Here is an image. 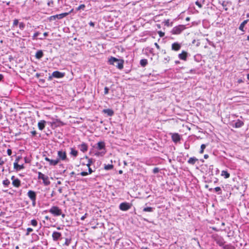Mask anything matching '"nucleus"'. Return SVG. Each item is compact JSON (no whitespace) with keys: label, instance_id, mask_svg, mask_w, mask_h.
Returning <instances> with one entry per match:
<instances>
[{"label":"nucleus","instance_id":"1","mask_svg":"<svg viewBox=\"0 0 249 249\" xmlns=\"http://www.w3.org/2000/svg\"><path fill=\"white\" fill-rule=\"evenodd\" d=\"M108 63L109 64L116 67L119 70H122L124 68V61L123 59H118L114 57H111L108 59Z\"/></svg>","mask_w":249,"mask_h":249},{"label":"nucleus","instance_id":"2","mask_svg":"<svg viewBox=\"0 0 249 249\" xmlns=\"http://www.w3.org/2000/svg\"><path fill=\"white\" fill-rule=\"evenodd\" d=\"M38 178L39 179H42L43 183L45 186H48L51 183L49 177L40 172H38Z\"/></svg>","mask_w":249,"mask_h":249},{"label":"nucleus","instance_id":"3","mask_svg":"<svg viewBox=\"0 0 249 249\" xmlns=\"http://www.w3.org/2000/svg\"><path fill=\"white\" fill-rule=\"evenodd\" d=\"M62 210L57 206L52 207L49 212L54 216H58L61 214Z\"/></svg>","mask_w":249,"mask_h":249},{"label":"nucleus","instance_id":"4","mask_svg":"<svg viewBox=\"0 0 249 249\" xmlns=\"http://www.w3.org/2000/svg\"><path fill=\"white\" fill-rule=\"evenodd\" d=\"M73 9H71L69 13H62L60 14H58V15L51 16L49 18V19L50 20H54L56 19V18L59 19H62V18H64V17H66L67 16H68L69 14V13L72 12L73 11Z\"/></svg>","mask_w":249,"mask_h":249},{"label":"nucleus","instance_id":"5","mask_svg":"<svg viewBox=\"0 0 249 249\" xmlns=\"http://www.w3.org/2000/svg\"><path fill=\"white\" fill-rule=\"evenodd\" d=\"M185 29V27L183 25H179L174 27L171 31L173 34L178 35L181 33Z\"/></svg>","mask_w":249,"mask_h":249},{"label":"nucleus","instance_id":"6","mask_svg":"<svg viewBox=\"0 0 249 249\" xmlns=\"http://www.w3.org/2000/svg\"><path fill=\"white\" fill-rule=\"evenodd\" d=\"M131 205L127 202L121 203L119 205V208L121 210L126 211L130 209Z\"/></svg>","mask_w":249,"mask_h":249},{"label":"nucleus","instance_id":"7","mask_svg":"<svg viewBox=\"0 0 249 249\" xmlns=\"http://www.w3.org/2000/svg\"><path fill=\"white\" fill-rule=\"evenodd\" d=\"M57 155H58V157L59 158L58 159H59V160H67L66 153L65 151H63L62 150L59 151H58Z\"/></svg>","mask_w":249,"mask_h":249},{"label":"nucleus","instance_id":"8","mask_svg":"<svg viewBox=\"0 0 249 249\" xmlns=\"http://www.w3.org/2000/svg\"><path fill=\"white\" fill-rule=\"evenodd\" d=\"M61 236V233L59 232L54 231L52 234L53 239L54 241H57Z\"/></svg>","mask_w":249,"mask_h":249},{"label":"nucleus","instance_id":"9","mask_svg":"<svg viewBox=\"0 0 249 249\" xmlns=\"http://www.w3.org/2000/svg\"><path fill=\"white\" fill-rule=\"evenodd\" d=\"M64 73L61 72L59 71H55L53 72V77L57 78H62L64 76Z\"/></svg>","mask_w":249,"mask_h":249},{"label":"nucleus","instance_id":"10","mask_svg":"<svg viewBox=\"0 0 249 249\" xmlns=\"http://www.w3.org/2000/svg\"><path fill=\"white\" fill-rule=\"evenodd\" d=\"M218 3L220 5V6H219V8L220 9L222 8L226 11L228 10V8L227 7V4L229 3L228 1H218Z\"/></svg>","mask_w":249,"mask_h":249},{"label":"nucleus","instance_id":"11","mask_svg":"<svg viewBox=\"0 0 249 249\" xmlns=\"http://www.w3.org/2000/svg\"><path fill=\"white\" fill-rule=\"evenodd\" d=\"M27 195L31 200L36 199V194L35 192L30 190L27 193Z\"/></svg>","mask_w":249,"mask_h":249},{"label":"nucleus","instance_id":"12","mask_svg":"<svg viewBox=\"0 0 249 249\" xmlns=\"http://www.w3.org/2000/svg\"><path fill=\"white\" fill-rule=\"evenodd\" d=\"M96 148L98 150H105V143L104 142L101 141L97 143V146L96 147Z\"/></svg>","mask_w":249,"mask_h":249},{"label":"nucleus","instance_id":"13","mask_svg":"<svg viewBox=\"0 0 249 249\" xmlns=\"http://www.w3.org/2000/svg\"><path fill=\"white\" fill-rule=\"evenodd\" d=\"M172 139L174 142H177L180 140V136L178 133H174L172 136Z\"/></svg>","mask_w":249,"mask_h":249},{"label":"nucleus","instance_id":"14","mask_svg":"<svg viewBox=\"0 0 249 249\" xmlns=\"http://www.w3.org/2000/svg\"><path fill=\"white\" fill-rule=\"evenodd\" d=\"M181 48V45L178 42H175L172 44V49L174 51H178Z\"/></svg>","mask_w":249,"mask_h":249},{"label":"nucleus","instance_id":"15","mask_svg":"<svg viewBox=\"0 0 249 249\" xmlns=\"http://www.w3.org/2000/svg\"><path fill=\"white\" fill-rule=\"evenodd\" d=\"M14 168L17 171L20 170L24 168V166L23 164L19 165L18 163V161H16L14 163Z\"/></svg>","mask_w":249,"mask_h":249},{"label":"nucleus","instance_id":"16","mask_svg":"<svg viewBox=\"0 0 249 249\" xmlns=\"http://www.w3.org/2000/svg\"><path fill=\"white\" fill-rule=\"evenodd\" d=\"M187 56V53L185 51H182L181 53L178 54V57L180 59L186 60Z\"/></svg>","mask_w":249,"mask_h":249},{"label":"nucleus","instance_id":"17","mask_svg":"<svg viewBox=\"0 0 249 249\" xmlns=\"http://www.w3.org/2000/svg\"><path fill=\"white\" fill-rule=\"evenodd\" d=\"M46 121L44 120H41L38 123V128L42 130H43L45 126Z\"/></svg>","mask_w":249,"mask_h":249},{"label":"nucleus","instance_id":"18","mask_svg":"<svg viewBox=\"0 0 249 249\" xmlns=\"http://www.w3.org/2000/svg\"><path fill=\"white\" fill-rule=\"evenodd\" d=\"M103 112L107 114L108 116H112L114 114L113 110L111 109H105L103 110Z\"/></svg>","mask_w":249,"mask_h":249},{"label":"nucleus","instance_id":"19","mask_svg":"<svg viewBox=\"0 0 249 249\" xmlns=\"http://www.w3.org/2000/svg\"><path fill=\"white\" fill-rule=\"evenodd\" d=\"M198 161V159H196V157H191L188 160V163L191 165H194L196 161Z\"/></svg>","mask_w":249,"mask_h":249},{"label":"nucleus","instance_id":"20","mask_svg":"<svg viewBox=\"0 0 249 249\" xmlns=\"http://www.w3.org/2000/svg\"><path fill=\"white\" fill-rule=\"evenodd\" d=\"M12 184L16 187H19L20 186V181L19 179L16 178L12 181Z\"/></svg>","mask_w":249,"mask_h":249},{"label":"nucleus","instance_id":"21","mask_svg":"<svg viewBox=\"0 0 249 249\" xmlns=\"http://www.w3.org/2000/svg\"><path fill=\"white\" fill-rule=\"evenodd\" d=\"M80 149L81 151L85 152L88 150V146L86 143H83L80 145Z\"/></svg>","mask_w":249,"mask_h":249},{"label":"nucleus","instance_id":"22","mask_svg":"<svg viewBox=\"0 0 249 249\" xmlns=\"http://www.w3.org/2000/svg\"><path fill=\"white\" fill-rule=\"evenodd\" d=\"M35 56L37 59H40L43 56V53L41 50H39L36 52Z\"/></svg>","mask_w":249,"mask_h":249},{"label":"nucleus","instance_id":"23","mask_svg":"<svg viewBox=\"0 0 249 249\" xmlns=\"http://www.w3.org/2000/svg\"><path fill=\"white\" fill-rule=\"evenodd\" d=\"M243 124H244V123L242 121H241L239 120H238L237 121V122L235 123L234 126L236 128H239V127H240L242 126H243Z\"/></svg>","mask_w":249,"mask_h":249},{"label":"nucleus","instance_id":"24","mask_svg":"<svg viewBox=\"0 0 249 249\" xmlns=\"http://www.w3.org/2000/svg\"><path fill=\"white\" fill-rule=\"evenodd\" d=\"M59 161V159H56V160H50V161H49V164L50 165H56V164H57L58 163Z\"/></svg>","mask_w":249,"mask_h":249},{"label":"nucleus","instance_id":"25","mask_svg":"<svg viewBox=\"0 0 249 249\" xmlns=\"http://www.w3.org/2000/svg\"><path fill=\"white\" fill-rule=\"evenodd\" d=\"M221 176L224 177L225 178H228L230 177V174L227 171L223 170L221 172Z\"/></svg>","mask_w":249,"mask_h":249},{"label":"nucleus","instance_id":"26","mask_svg":"<svg viewBox=\"0 0 249 249\" xmlns=\"http://www.w3.org/2000/svg\"><path fill=\"white\" fill-rule=\"evenodd\" d=\"M248 22V19H247V20H244L240 25V26L239 27V29L241 30V31H243V29L244 28V26L247 23V22Z\"/></svg>","mask_w":249,"mask_h":249},{"label":"nucleus","instance_id":"27","mask_svg":"<svg viewBox=\"0 0 249 249\" xmlns=\"http://www.w3.org/2000/svg\"><path fill=\"white\" fill-rule=\"evenodd\" d=\"M140 64L142 66L144 67L147 64V60L146 59H143L141 60Z\"/></svg>","mask_w":249,"mask_h":249},{"label":"nucleus","instance_id":"28","mask_svg":"<svg viewBox=\"0 0 249 249\" xmlns=\"http://www.w3.org/2000/svg\"><path fill=\"white\" fill-rule=\"evenodd\" d=\"M70 153L71 155L73 156L74 157H76L78 155L77 151L75 150L73 148H71V151Z\"/></svg>","mask_w":249,"mask_h":249},{"label":"nucleus","instance_id":"29","mask_svg":"<svg viewBox=\"0 0 249 249\" xmlns=\"http://www.w3.org/2000/svg\"><path fill=\"white\" fill-rule=\"evenodd\" d=\"M153 211V208L152 207H146L143 209V211L145 212H152Z\"/></svg>","mask_w":249,"mask_h":249},{"label":"nucleus","instance_id":"30","mask_svg":"<svg viewBox=\"0 0 249 249\" xmlns=\"http://www.w3.org/2000/svg\"><path fill=\"white\" fill-rule=\"evenodd\" d=\"M113 168V166L112 164H107L105 165L104 167V169L106 170H111Z\"/></svg>","mask_w":249,"mask_h":249},{"label":"nucleus","instance_id":"31","mask_svg":"<svg viewBox=\"0 0 249 249\" xmlns=\"http://www.w3.org/2000/svg\"><path fill=\"white\" fill-rule=\"evenodd\" d=\"M71 242V239L67 238L65 239V242L64 243V245L68 246L70 245Z\"/></svg>","mask_w":249,"mask_h":249},{"label":"nucleus","instance_id":"32","mask_svg":"<svg viewBox=\"0 0 249 249\" xmlns=\"http://www.w3.org/2000/svg\"><path fill=\"white\" fill-rule=\"evenodd\" d=\"M2 183L4 186H8L10 184V182L8 179H6L3 181Z\"/></svg>","mask_w":249,"mask_h":249},{"label":"nucleus","instance_id":"33","mask_svg":"<svg viewBox=\"0 0 249 249\" xmlns=\"http://www.w3.org/2000/svg\"><path fill=\"white\" fill-rule=\"evenodd\" d=\"M31 224L32 226L36 227L37 225V222L36 219H33L31 221Z\"/></svg>","mask_w":249,"mask_h":249},{"label":"nucleus","instance_id":"34","mask_svg":"<svg viewBox=\"0 0 249 249\" xmlns=\"http://www.w3.org/2000/svg\"><path fill=\"white\" fill-rule=\"evenodd\" d=\"M206 145L204 144H201V147H200V150L199 152L200 154H202L203 153L204 150L206 148Z\"/></svg>","mask_w":249,"mask_h":249},{"label":"nucleus","instance_id":"35","mask_svg":"<svg viewBox=\"0 0 249 249\" xmlns=\"http://www.w3.org/2000/svg\"><path fill=\"white\" fill-rule=\"evenodd\" d=\"M204 1H196V4L199 8H201L202 7V3Z\"/></svg>","mask_w":249,"mask_h":249},{"label":"nucleus","instance_id":"36","mask_svg":"<svg viewBox=\"0 0 249 249\" xmlns=\"http://www.w3.org/2000/svg\"><path fill=\"white\" fill-rule=\"evenodd\" d=\"M85 7V5L84 4H81L79 5L78 7L76 8V10L77 11L80 10L81 9L84 10V8Z\"/></svg>","mask_w":249,"mask_h":249},{"label":"nucleus","instance_id":"37","mask_svg":"<svg viewBox=\"0 0 249 249\" xmlns=\"http://www.w3.org/2000/svg\"><path fill=\"white\" fill-rule=\"evenodd\" d=\"M214 190L216 192H218V194H221V189L219 187H216L214 188Z\"/></svg>","mask_w":249,"mask_h":249},{"label":"nucleus","instance_id":"38","mask_svg":"<svg viewBox=\"0 0 249 249\" xmlns=\"http://www.w3.org/2000/svg\"><path fill=\"white\" fill-rule=\"evenodd\" d=\"M25 25L23 22H20L19 24V27L21 30H23V29L25 28Z\"/></svg>","mask_w":249,"mask_h":249},{"label":"nucleus","instance_id":"39","mask_svg":"<svg viewBox=\"0 0 249 249\" xmlns=\"http://www.w3.org/2000/svg\"><path fill=\"white\" fill-rule=\"evenodd\" d=\"M33 229L31 228H28L27 229V232L26 233V235H29L30 233L33 231Z\"/></svg>","mask_w":249,"mask_h":249},{"label":"nucleus","instance_id":"40","mask_svg":"<svg viewBox=\"0 0 249 249\" xmlns=\"http://www.w3.org/2000/svg\"><path fill=\"white\" fill-rule=\"evenodd\" d=\"M18 24V20L17 19H15L14 20L13 26L15 27L16 26H17Z\"/></svg>","mask_w":249,"mask_h":249},{"label":"nucleus","instance_id":"41","mask_svg":"<svg viewBox=\"0 0 249 249\" xmlns=\"http://www.w3.org/2000/svg\"><path fill=\"white\" fill-rule=\"evenodd\" d=\"M92 163V160H91V159H88V163H87V166L89 168L90 167V166L91 165Z\"/></svg>","mask_w":249,"mask_h":249},{"label":"nucleus","instance_id":"42","mask_svg":"<svg viewBox=\"0 0 249 249\" xmlns=\"http://www.w3.org/2000/svg\"><path fill=\"white\" fill-rule=\"evenodd\" d=\"M159 172V169L157 167L154 168L153 170V172L154 174H156V173H158Z\"/></svg>","mask_w":249,"mask_h":249},{"label":"nucleus","instance_id":"43","mask_svg":"<svg viewBox=\"0 0 249 249\" xmlns=\"http://www.w3.org/2000/svg\"><path fill=\"white\" fill-rule=\"evenodd\" d=\"M217 243L220 246H222L224 245V242L223 240H219L217 241Z\"/></svg>","mask_w":249,"mask_h":249},{"label":"nucleus","instance_id":"44","mask_svg":"<svg viewBox=\"0 0 249 249\" xmlns=\"http://www.w3.org/2000/svg\"><path fill=\"white\" fill-rule=\"evenodd\" d=\"M109 89L106 87L104 89V93L105 94H107L108 93Z\"/></svg>","mask_w":249,"mask_h":249},{"label":"nucleus","instance_id":"45","mask_svg":"<svg viewBox=\"0 0 249 249\" xmlns=\"http://www.w3.org/2000/svg\"><path fill=\"white\" fill-rule=\"evenodd\" d=\"M80 174L82 176H86L88 175L89 173H88V172L83 171V172H81Z\"/></svg>","mask_w":249,"mask_h":249},{"label":"nucleus","instance_id":"46","mask_svg":"<svg viewBox=\"0 0 249 249\" xmlns=\"http://www.w3.org/2000/svg\"><path fill=\"white\" fill-rule=\"evenodd\" d=\"M39 33L38 32H36L33 36V39H36L37 36H38L39 35Z\"/></svg>","mask_w":249,"mask_h":249},{"label":"nucleus","instance_id":"47","mask_svg":"<svg viewBox=\"0 0 249 249\" xmlns=\"http://www.w3.org/2000/svg\"><path fill=\"white\" fill-rule=\"evenodd\" d=\"M158 34L160 37H163L164 36V33L162 31H159Z\"/></svg>","mask_w":249,"mask_h":249},{"label":"nucleus","instance_id":"48","mask_svg":"<svg viewBox=\"0 0 249 249\" xmlns=\"http://www.w3.org/2000/svg\"><path fill=\"white\" fill-rule=\"evenodd\" d=\"M32 201V205L35 207L36 205V199H32L31 200Z\"/></svg>","mask_w":249,"mask_h":249},{"label":"nucleus","instance_id":"49","mask_svg":"<svg viewBox=\"0 0 249 249\" xmlns=\"http://www.w3.org/2000/svg\"><path fill=\"white\" fill-rule=\"evenodd\" d=\"M7 154H8L9 156L11 155V154H12V151H11V149H8L7 150Z\"/></svg>","mask_w":249,"mask_h":249},{"label":"nucleus","instance_id":"50","mask_svg":"<svg viewBox=\"0 0 249 249\" xmlns=\"http://www.w3.org/2000/svg\"><path fill=\"white\" fill-rule=\"evenodd\" d=\"M87 213H85L83 216H82L81 218L82 220H84L87 217Z\"/></svg>","mask_w":249,"mask_h":249},{"label":"nucleus","instance_id":"51","mask_svg":"<svg viewBox=\"0 0 249 249\" xmlns=\"http://www.w3.org/2000/svg\"><path fill=\"white\" fill-rule=\"evenodd\" d=\"M4 163V161L2 159V158H0V165H2Z\"/></svg>","mask_w":249,"mask_h":249},{"label":"nucleus","instance_id":"52","mask_svg":"<svg viewBox=\"0 0 249 249\" xmlns=\"http://www.w3.org/2000/svg\"><path fill=\"white\" fill-rule=\"evenodd\" d=\"M154 45L158 49H160V47L157 43H155Z\"/></svg>","mask_w":249,"mask_h":249},{"label":"nucleus","instance_id":"53","mask_svg":"<svg viewBox=\"0 0 249 249\" xmlns=\"http://www.w3.org/2000/svg\"><path fill=\"white\" fill-rule=\"evenodd\" d=\"M31 133L33 136H35L36 134V131H32L31 132Z\"/></svg>","mask_w":249,"mask_h":249},{"label":"nucleus","instance_id":"54","mask_svg":"<svg viewBox=\"0 0 249 249\" xmlns=\"http://www.w3.org/2000/svg\"><path fill=\"white\" fill-rule=\"evenodd\" d=\"M92 172H93V171H92V170L91 169V168H90V167H89V173H89V174H90L92 173Z\"/></svg>","mask_w":249,"mask_h":249},{"label":"nucleus","instance_id":"55","mask_svg":"<svg viewBox=\"0 0 249 249\" xmlns=\"http://www.w3.org/2000/svg\"><path fill=\"white\" fill-rule=\"evenodd\" d=\"M53 1H49L48 2L47 4H48V6H50L51 4H53Z\"/></svg>","mask_w":249,"mask_h":249},{"label":"nucleus","instance_id":"56","mask_svg":"<svg viewBox=\"0 0 249 249\" xmlns=\"http://www.w3.org/2000/svg\"><path fill=\"white\" fill-rule=\"evenodd\" d=\"M89 25H90V26H93H93H94V23L93 22H92V21H90V22L89 23Z\"/></svg>","mask_w":249,"mask_h":249},{"label":"nucleus","instance_id":"57","mask_svg":"<svg viewBox=\"0 0 249 249\" xmlns=\"http://www.w3.org/2000/svg\"><path fill=\"white\" fill-rule=\"evenodd\" d=\"M53 74H52V75H50L49 78H48V80H51L53 78Z\"/></svg>","mask_w":249,"mask_h":249},{"label":"nucleus","instance_id":"58","mask_svg":"<svg viewBox=\"0 0 249 249\" xmlns=\"http://www.w3.org/2000/svg\"><path fill=\"white\" fill-rule=\"evenodd\" d=\"M40 73H36V76L37 78H39L40 77Z\"/></svg>","mask_w":249,"mask_h":249},{"label":"nucleus","instance_id":"59","mask_svg":"<svg viewBox=\"0 0 249 249\" xmlns=\"http://www.w3.org/2000/svg\"><path fill=\"white\" fill-rule=\"evenodd\" d=\"M60 215H61V216L63 218H64L65 217V214L64 213H63L62 211H61V214H60Z\"/></svg>","mask_w":249,"mask_h":249},{"label":"nucleus","instance_id":"60","mask_svg":"<svg viewBox=\"0 0 249 249\" xmlns=\"http://www.w3.org/2000/svg\"><path fill=\"white\" fill-rule=\"evenodd\" d=\"M208 157H209V156H208V155H207V154H205V155H204V158L205 159H208Z\"/></svg>","mask_w":249,"mask_h":249},{"label":"nucleus","instance_id":"61","mask_svg":"<svg viewBox=\"0 0 249 249\" xmlns=\"http://www.w3.org/2000/svg\"><path fill=\"white\" fill-rule=\"evenodd\" d=\"M3 76L2 74H0V81L3 79Z\"/></svg>","mask_w":249,"mask_h":249},{"label":"nucleus","instance_id":"62","mask_svg":"<svg viewBox=\"0 0 249 249\" xmlns=\"http://www.w3.org/2000/svg\"><path fill=\"white\" fill-rule=\"evenodd\" d=\"M50 160V159H49L48 157H45V160L46 161H47L49 162Z\"/></svg>","mask_w":249,"mask_h":249},{"label":"nucleus","instance_id":"63","mask_svg":"<svg viewBox=\"0 0 249 249\" xmlns=\"http://www.w3.org/2000/svg\"><path fill=\"white\" fill-rule=\"evenodd\" d=\"M43 35L45 37V36H47L48 35V33L47 32H45L44 34H43Z\"/></svg>","mask_w":249,"mask_h":249},{"label":"nucleus","instance_id":"64","mask_svg":"<svg viewBox=\"0 0 249 249\" xmlns=\"http://www.w3.org/2000/svg\"><path fill=\"white\" fill-rule=\"evenodd\" d=\"M141 249H149L147 247H142V248H141Z\"/></svg>","mask_w":249,"mask_h":249}]
</instances>
